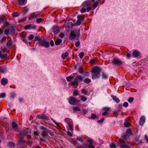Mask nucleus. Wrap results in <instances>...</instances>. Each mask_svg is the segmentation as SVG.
I'll list each match as a JSON object with an SVG mask.
<instances>
[{
    "label": "nucleus",
    "instance_id": "f257e3e1",
    "mask_svg": "<svg viewBox=\"0 0 148 148\" xmlns=\"http://www.w3.org/2000/svg\"><path fill=\"white\" fill-rule=\"evenodd\" d=\"M102 71L101 68L95 66L93 67L91 71L92 79L99 78L100 77V73Z\"/></svg>",
    "mask_w": 148,
    "mask_h": 148
},
{
    "label": "nucleus",
    "instance_id": "f03ea898",
    "mask_svg": "<svg viewBox=\"0 0 148 148\" xmlns=\"http://www.w3.org/2000/svg\"><path fill=\"white\" fill-rule=\"evenodd\" d=\"M64 121L68 125L67 129L72 132L73 131V123L72 120L69 118H66Z\"/></svg>",
    "mask_w": 148,
    "mask_h": 148
},
{
    "label": "nucleus",
    "instance_id": "7ed1b4c3",
    "mask_svg": "<svg viewBox=\"0 0 148 148\" xmlns=\"http://www.w3.org/2000/svg\"><path fill=\"white\" fill-rule=\"evenodd\" d=\"M64 121L68 125L67 129L72 132L73 131V123L72 120L69 118H66Z\"/></svg>",
    "mask_w": 148,
    "mask_h": 148
},
{
    "label": "nucleus",
    "instance_id": "20e7f679",
    "mask_svg": "<svg viewBox=\"0 0 148 148\" xmlns=\"http://www.w3.org/2000/svg\"><path fill=\"white\" fill-rule=\"evenodd\" d=\"M80 31L74 30L72 31L70 34L69 38L71 40L74 39L76 37H78L79 35Z\"/></svg>",
    "mask_w": 148,
    "mask_h": 148
},
{
    "label": "nucleus",
    "instance_id": "39448f33",
    "mask_svg": "<svg viewBox=\"0 0 148 148\" xmlns=\"http://www.w3.org/2000/svg\"><path fill=\"white\" fill-rule=\"evenodd\" d=\"M39 45L44 46L46 48H48L49 46V42L46 41V40H41L38 42Z\"/></svg>",
    "mask_w": 148,
    "mask_h": 148
},
{
    "label": "nucleus",
    "instance_id": "423d86ee",
    "mask_svg": "<svg viewBox=\"0 0 148 148\" xmlns=\"http://www.w3.org/2000/svg\"><path fill=\"white\" fill-rule=\"evenodd\" d=\"M69 103L72 105H75L79 102V101L75 97L71 96L69 98Z\"/></svg>",
    "mask_w": 148,
    "mask_h": 148
},
{
    "label": "nucleus",
    "instance_id": "0eeeda50",
    "mask_svg": "<svg viewBox=\"0 0 148 148\" xmlns=\"http://www.w3.org/2000/svg\"><path fill=\"white\" fill-rule=\"evenodd\" d=\"M83 79V78L82 76L78 75L75 77L73 81L72 82V83L77 86L78 84V82H81Z\"/></svg>",
    "mask_w": 148,
    "mask_h": 148
},
{
    "label": "nucleus",
    "instance_id": "6e6552de",
    "mask_svg": "<svg viewBox=\"0 0 148 148\" xmlns=\"http://www.w3.org/2000/svg\"><path fill=\"white\" fill-rule=\"evenodd\" d=\"M112 63L115 65H120L123 63V62L119 60L118 59L114 58L112 61Z\"/></svg>",
    "mask_w": 148,
    "mask_h": 148
},
{
    "label": "nucleus",
    "instance_id": "1a4fd4ad",
    "mask_svg": "<svg viewBox=\"0 0 148 148\" xmlns=\"http://www.w3.org/2000/svg\"><path fill=\"white\" fill-rule=\"evenodd\" d=\"M28 133V132L27 129H23L19 132V135L20 137L24 138L25 136Z\"/></svg>",
    "mask_w": 148,
    "mask_h": 148
},
{
    "label": "nucleus",
    "instance_id": "9d476101",
    "mask_svg": "<svg viewBox=\"0 0 148 148\" xmlns=\"http://www.w3.org/2000/svg\"><path fill=\"white\" fill-rule=\"evenodd\" d=\"M52 29L55 34H57L60 31V30L58 27L56 25L53 27Z\"/></svg>",
    "mask_w": 148,
    "mask_h": 148
},
{
    "label": "nucleus",
    "instance_id": "9b49d317",
    "mask_svg": "<svg viewBox=\"0 0 148 148\" xmlns=\"http://www.w3.org/2000/svg\"><path fill=\"white\" fill-rule=\"evenodd\" d=\"M38 118L40 119H42L45 120H47L49 119L48 117L45 116L43 114H39L37 115Z\"/></svg>",
    "mask_w": 148,
    "mask_h": 148
},
{
    "label": "nucleus",
    "instance_id": "f8f14e48",
    "mask_svg": "<svg viewBox=\"0 0 148 148\" xmlns=\"http://www.w3.org/2000/svg\"><path fill=\"white\" fill-rule=\"evenodd\" d=\"M145 119L144 116H142L140 118L139 120V124L140 125H143L145 122Z\"/></svg>",
    "mask_w": 148,
    "mask_h": 148
},
{
    "label": "nucleus",
    "instance_id": "ddd939ff",
    "mask_svg": "<svg viewBox=\"0 0 148 148\" xmlns=\"http://www.w3.org/2000/svg\"><path fill=\"white\" fill-rule=\"evenodd\" d=\"M39 15V14L37 12H34L31 14L29 19H31L34 18H36Z\"/></svg>",
    "mask_w": 148,
    "mask_h": 148
},
{
    "label": "nucleus",
    "instance_id": "4468645a",
    "mask_svg": "<svg viewBox=\"0 0 148 148\" xmlns=\"http://www.w3.org/2000/svg\"><path fill=\"white\" fill-rule=\"evenodd\" d=\"M1 82L2 85H5L8 83V81L7 79L5 78H3L1 79Z\"/></svg>",
    "mask_w": 148,
    "mask_h": 148
},
{
    "label": "nucleus",
    "instance_id": "2eb2a0df",
    "mask_svg": "<svg viewBox=\"0 0 148 148\" xmlns=\"http://www.w3.org/2000/svg\"><path fill=\"white\" fill-rule=\"evenodd\" d=\"M132 54L134 57H138L140 56V53L138 51L135 50L133 51Z\"/></svg>",
    "mask_w": 148,
    "mask_h": 148
},
{
    "label": "nucleus",
    "instance_id": "dca6fc26",
    "mask_svg": "<svg viewBox=\"0 0 148 148\" xmlns=\"http://www.w3.org/2000/svg\"><path fill=\"white\" fill-rule=\"evenodd\" d=\"M26 2V0H18V4L20 5H22L25 4Z\"/></svg>",
    "mask_w": 148,
    "mask_h": 148
},
{
    "label": "nucleus",
    "instance_id": "f3484780",
    "mask_svg": "<svg viewBox=\"0 0 148 148\" xmlns=\"http://www.w3.org/2000/svg\"><path fill=\"white\" fill-rule=\"evenodd\" d=\"M48 132H49V130H47V131H42V136L43 137H45L47 136Z\"/></svg>",
    "mask_w": 148,
    "mask_h": 148
},
{
    "label": "nucleus",
    "instance_id": "a211bd4d",
    "mask_svg": "<svg viewBox=\"0 0 148 148\" xmlns=\"http://www.w3.org/2000/svg\"><path fill=\"white\" fill-rule=\"evenodd\" d=\"M15 145V143L13 142H9L8 143V146L9 148H14Z\"/></svg>",
    "mask_w": 148,
    "mask_h": 148
},
{
    "label": "nucleus",
    "instance_id": "6ab92c4d",
    "mask_svg": "<svg viewBox=\"0 0 148 148\" xmlns=\"http://www.w3.org/2000/svg\"><path fill=\"white\" fill-rule=\"evenodd\" d=\"M81 20L80 19H77L76 22L74 23L73 25L75 26H79V25L81 23Z\"/></svg>",
    "mask_w": 148,
    "mask_h": 148
},
{
    "label": "nucleus",
    "instance_id": "aec40b11",
    "mask_svg": "<svg viewBox=\"0 0 148 148\" xmlns=\"http://www.w3.org/2000/svg\"><path fill=\"white\" fill-rule=\"evenodd\" d=\"M81 92L84 95H89V93L88 91L84 88H82L81 90Z\"/></svg>",
    "mask_w": 148,
    "mask_h": 148
},
{
    "label": "nucleus",
    "instance_id": "412c9836",
    "mask_svg": "<svg viewBox=\"0 0 148 148\" xmlns=\"http://www.w3.org/2000/svg\"><path fill=\"white\" fill-rule=\"evenodd\" d=\"M90 4V1H87L84 2L83 4V6L84 7H89Z\"/></svg>",
    "mask_w": 148,
    "mask_h": 148
},
{
    "label": "nucleus",
    "instance_id": "4be33fe9",
    "mask_svg": "<svg viewBox=\"0 0 148 148\" xmlns=\"http://www.w3.org/2000/svg\"><path fill=\"white\" fill-rule=\"evenodd\" d=\"M111 97L113 100H114L116 103H118L120 102V101L119 99L116 96L114 95H112Z\"/></svg>",
    "mask_w": 148,
    "mask_h": 148
},
{
    "label": "nucleus",
    "instance_id": "5701e85b",
    "mask_svg": "<svg viewBox=\"0 0 148 148\" xmlns=\"http://www.w3.org/2000/svg\"><path fill=\"white\" fill-rule=\"evenodd\" d=\"M68 53L66 52L65 53H63L61 56V57L63 59H66L67 57L68 56Z\"/></svg>",
    "mask_w": 148,
    "mask_h": 148
},
{
    "label": "nucleus",
    "instance_id": "b1692460",
    "mask_svg": "<svg viewBox=\"0 0 148 148\" xmlns=\"http://www.w3.org/2000/svg\"><path fill=\"white\" fill-rule=\"evenodd\" d=\"M62 42V40L60 38L57 39L55 41V45H59Z\"/></svg>",
    "mask_w": 148,
    "mask_h": 148
},
{
    "label": "nucleus",
    "instance_id": "393cba45",
    "mask_svg": "<svg viewBox=\"0 0 148 148\" xmlns=\"http://www.w3.org/2000/svg\"><path fill=\"white\" fill-rule=\"evenodd\" d=\"M74 78V76L71 75L66 77L67 80L69 82H70L71 80L73 79Z\"/></svg>",
    "mask_w": 148,
    "mask_h": 148
},
{
    "label": "nucleus",
    "instance_id": "a878e982",
    "mask_svg": "<svg viewBox=\"0 0 148 148\" xmlns=\"http://www.w3.org/2000/svg\"><path fill=\"white\" fill-rule=\"evenodd\" d=\"M12 127L14 129H15V130H16L18 126V125H17V124H16V123L14 122H12Z\"/></svg>",
    "mask_w": 148,
    "mask_h": 148
},
{
    "label": "nucleus",
    "instance_id": "bb28decb",
    "mask_svg": "<svg viewBox=\"0 0 148 148\" xmlns=\"http://www.w3.org/2000/svg\"><path fill=\"white\" fill-rule=\"evenodd\" d=\"M73 110L75 111H80L81 110L78 107H73Z\"/></svg>",
    "mask_w": 148,
    "mask_h": 148
},
{
    "label": "nucleus",
    "instance_id": "cd10ccee",
    "mask_svg": "<svg viewBox=\"0 0 148 148\" xmlns=\"http://www.w3.org/2000/svg\"><path fill=\"white\" fill-rule=\"evenodd\" d=\"M102 77L103 79H107L108 78L107 74L104 73H102Z\"/></svg>",
    "mask_w": 148,
    "mask_h": 148
},
{
    "label": "nucleus",
    "instance_id": "c85d7f7f",
    "mask_svg": "<svg viewBox=\"0 0 148 148\" xmlns=\"http://www.w3.org/2000/svg\"><path fill=\"white\" fill-rule=\"evenodd\" d=\"M81 99L82 101L84 102L86 101L87 100V98L84 96H81Z\"/></svg>",
    "mask_w": 148,
    "mask_h": 148
},
{
    "label": "nucleus",
    "instance_id": "c756f323",
    "mask_svg": "<svg viewBox=\"0 0 148 148\" xmlns=\"http://www.w3.org/2000/svg\"><path fill=\"white\" fill-rule=\"evenodd\" d=\"M84 82L85 83L88 84L91 82V80L88 78L84 80Z\"/></svg>",
    "mask_w": 148,
    "mask_h": 148
},
{
    "label": "nucleus",
    "instance_id": "7c9ffc66",
    "mask_svg": "<svg viewBox=\"0 0 148 148\" xmlns=\"http://www.w3.org/2000/svg\"><path fill=\"white\" fill-rule=\"evenodd\" d=\"M10 29H6L4 31L5 34L7 35L10 34Z\"/></svg>",
    "mask_w": 148,
    "mask_h": 148
},
{
    "label": "nucleus",
    "instance_id": "2f4dec72",
    "mask_svg": "<svg viewBox=\"0 0 148 148\" xmlns=\"http://www.w3.org/2000/svg\"><path fill=\"white\" fill-rule=\"evenodd\" d=\"M98 6L97 3H94L93 5L92 9L93 10H94Z\"/></svg>",
    "mask_w": 148,
    "mask_h": 148
},
{
    "label": "nucleus",
    "instance_id": "473e14b6",
    "mask_svg": "<svg viewBox=\"0 0 148 148\" xmlns=\"http://www.w3.org/2000/svg\"><path fill=\"white\" fill-rule=\"evenodd\" d=\"M96 62V60L95 59L92 58V59L90 61V63L92 64H94Z\"/></svg>",
    "mask_w": 148,
    "mask_h": 148
},
{
    "label": "nucleus",
    "instance_id": "72a5a7b5",
    "mask_svg": "<svg viewBox=\"0 0 148 148\" xmlns=\"http://www.w3.org/2000/svg\"><path fill=\"white\" fill-rule=\"evenodd\" d=\"M84 55V53L83 52H81V53H79V54L78 55H79V58L81 59L83 58Z\"/></svg>",
    "mask_w": 148,
    "mask_h": 148
},
{
    "label": "nucleus",
    "instance_id": "f704fd0d",
    "mask_svg": "<svg viewBox=\"0 0 148 148\" xmlns=\"http://www.w3.org/2000/svg\"><path fill=\"white\" fill-rule=\"evenodd\" d=\"M91 118L92 119H94L95 118H98V117L96 114H92L91 115Z\"/></svg>",
    "mask_w": 148,
    "mask_h": 148
},
{
    "label": "nucleus",
    "instance_id": "c9c22d12",
    "mask_svg": "<svg viewBox=\"0 0 148 148\" xmlns=\"http://www.w3.org/2000/svg\"><path fill=\"white\" fill-rule=\"evenodd\" d=\"M7 38V37H3L2 39L0 40V43H3L5 41Z\"/></svg>",
    "mask_w": 148,
    "mask_h": 148
},
{
    "label": "nucleus",
    "instance_id": "e433bc0d",
    "mask_svg": "<svg viewBox=\"0 0 148 148\" xmlns=\"http://www.w3.org/2000/svg\"><path fill=\"white\" fill-rule=\"evenodd\" d=\"M12 42L11 40L8 41L7 43V46L9 47L10 46L12 45Z\"/></svg>",
    "mask_w": 148,
    "mask_h": 148
},
{
    "label": "nucleus",
    "instance_id": "4c0bfd02",
    "mask_svg": "<svg viewBox=\"0 0 148 148\" xmlns=\"http://www.w3.org/2000/svg\"><path fill=\"white\" fill-rule=\"evenodd\" d=\"M130 123L127 121H125L124 123V126L126 127H128L130 126Z\"/></svg>",
    "mask_w": 148,
    "mask_h": 148
},
{
    "label": "nucleus",
    "instance_id": "58836bf2",
    "mask_svg": "<svg viewBox=\"0 0 148 148\" xmlns=\"http://www.w3.org/2000/svg\"><path fill=\"white\" fill-rule=\"evenodd\" d=\"M5 20V18L4 16H2L0 17V23L4 21Z\"/></svg>",
    "mask_w": 148,
    "mask_h": 148
},
{
    "label": "nucleus",
    "instance_id": "ea45409f",
    "mask_svg": "<svg viewBox=\"0 0 148 148\" xmlns=\"http://www.w3.org/2000/svg\"><path fill=\"white\" fill-rule=\"evenodd\" d=\"M129 136L128 134H126L123 136V138L124 139L126 140L129 138Z\"/></svg>",
    "mask_w": 148,
    "mask_h": 148
},
{
    "label": "nucleus",
    "instance_id": "a19ab883",
    "mask_svg": "<svg viewBox=\"0 0 148 148\" xmlns=\"http://www.w3.org/2000/svg\"><path fill=\"white\" fill-rule=\"evenodd\" d=\"M12 15L14 17H16L18 16L19 14L17 12H15L12 14Z\"/></svg>",
    "mask_w": 148,
    "mask_h": 148
},
{
    "label": "nucleus",
    "instance_id": "79ce46f5",
    "mask_svg": "<svg viewBox=\"0 0 148 148\" xmlns=\"http://www.w3.org/2000/svg\"><path fill=\"white\" fill-rule=\"evenodd\" d=\"M78 91L77 90H75L73 91V95L75 96H76L78 95Z\"/></svg>",
    "mask_w": 148,
    "mask_h": 148
},
{
    "label": "nucleus",
    "instance_id": "37998d69",
    "mask_svg": "<svg viewBox=\"0 0 148 148\" xmlns=\"http://www.w3.org/2000/svg\"><path fill=\"white\" fill-rule=\"evenodd\" d=\"M40 129L41 130H43V131H47V130H49L47 128H45V127L43 126H41L40 127Z\"/></svg>",
    "mask_w": 148,
    "mask_h": 148
},
{
    "label": "nucleus",
    "instance_id": "c03bdc74",
    "mask_svg": "<svg viewBox=\"0 0 148 148\" xmlns=\"http://www.w3.org/2000/svg\"><path fill=\"white\" fill-rule=\"evenodd\" d=\"M126 134H128L129 136L131 134V131L130 129H128L126 131Z\"/></svg>",
    "mask_w": 148,
    "mask_h": 148
},
{
    "label": "nucleus",
    "instance_id": "a18cd8bd",
    "mask_svg": "<svg viewBox=\"0 0 148 148\" xmlns=\"http://www.w3.org/2000/svg\"><path fill=\"white\" fill-rule=\"evenodd\" d=\"M31 25H28L25 26L24 27V28L25 29H27L29 28L31 29Z\"/></svg>",
    "mask_w": 148,
    "mask_h": 148
},
{
    "label": "nucleus",
    "instance_id": "49530a36",
    "mask_svg": "<svg viewBox=\"0 0 148 148\" xmlns=\"http://www.w3.org/2000/svg\"><path fill=\"white\" fill-rule=\"evenodd\" d=\"M121 148H129V147L126 144H123L121 146Z\"/></svg>",
    "mask_w": 148,
    "mask_h": 148
},
{
    "label": "nucleus",
    "instance_id": "de8ad7c7",
    "mask_svg": "<svg viewBox=\"0 0 148 148\" xmlns=\"http://www.w3.org/2000/svg\"><path fill=\"white\" fill-rule=\"evenodd\" d=\"M92 144H90L89 145H88L87 146L88 148H95L94 146Z\"/></svg>",
    "mask_w": 148,
    "mask_h": 148
},
{
    "label": "nucleus",
    "instance_id": "09e8293b",
    "mask_svg": "<svg viewBox=\"0 0 148 148\" xmlns=\"http://www.w3.org/2000/svg\"><path fill=\"white\" fill-rule=\"evenodd\" d=\"M77 139L81 141H83L84 140L82 136L77 137Z\"/></svg>",
    "mask_w": 148,
    "mask_h": 148
},
{
    "label": "nucleus",
    "instance_id": "8fccbe9b",
    "mask_svg": "<svg viewBox=\"0 0 148 148\" xmlns=\"http://www.w3.org/2000/svg\"><path fill=\"white\" fill-rule=\"evenodd\" d=\"M34 38V36L33 34H31L29 36L28 38V39L29 40H32Z\"/></svg>",
    "mask_w": 148,
    "mask_h": 148
},
{
    "label": "nucleus",
    "instance_id": "3c124183",
    "mask_svg": "<svg viewBox=\"0 0 148 148\" xmlns=\"http://www.w3.org/2000/svg\"><path fill=\"white\" fill-rule=\"evenodd\" d=\"M134 100V98L132 97H130L128 99V101L129 103H131Z\"/></svg>",
    "mask_w": 148,
    "mask_h": 148
},
{
    "label": "nucleus",
    "instance_id": "603ef678",
    "mask_svg": "<svg viewBox=\"0 0 148 148\" xmlns=\"http://www.w3.org/2000/svg\"><path fill=\"white\" fill-rule=\"evenodd\" d=\"M5 96V93H1L0 94V98H2L4 97Z\"/></svg>",
    "mask_w": 148,
    "mask_h": 148
},
{
    "label": "nucleus",
    "instance_id": "864d4df0",
    "mask_svg": "<svg viewBox=\"0 0 148 148\" xmlns=\"http://www.w3.org/2000/svg\"><path fill=\"white\" fill-rule=\"evenodd\" d=\"M7 56V54H4L2 55L1 58L2 59H5Z\"/></svg>",
    "mask_w": 148,
    "mask_h": 148
},
{
    "label": "nucleus",
    "instance_id": "5fc2aeb1",
    "mask_svg": "<svg viewBox=\"0 0 148 148\" xmlns=\"http://www.w3.org/2000/svg\"><path fill=\"white\" fill-rule=\"evenodd\" d=\"M42 20V19L41 18H39L37 19L36 21L37 23L41 22Z\"/></svg>",
    "mask_w": 148,
    "mask_h": 148
},
{
    "label": "nucleus",
    "instance_id": "6e6d98bb",
    "mask_svg": "<svg viewBox=\"0 0 148 148\" xmlns=\"http://www.w3.org/2000/svg\"><path fill=\"white\" fill-rule=\"evenodd\" d=\"M64 34L62 33H61L59 35V37L60 38H62L64 37Z\"/></svg>",
    "mask_w": 148,
    "mask_h": 148
},
{
    "label": "nucleus",
    "instance_id": "4d7b16f0",
    "mask_svg": "<svg viewBox=\"0 0 148 148\" xmlns=\"http://www.w3.org/2000/svg\"><path fill=\"white\" fill-rule=\"evenodd\" d=\"M77 18L78 19H80V18H81V20H82L84 18V17H82V16L80 15H78L77 16Z\"/></svg>",
    "mask_w": 148,
    "mask_h": 148
},
{
    "label": "nucleus",
    "instance_id": "13d9d810",
    "mask_svg": "<svg viewBox=\"0 0 148 148\" xmlns=\"http://www.w3.org/2000/svg\"><path fill=\"white\" fill-rule=\"evenodd\" d=\"M40 40H41L40 39V38L39 36H36L34 40L35 41H40Z\"/></svg>",
    "mask_w": 148,
    "mask_h": 148
},
{
    "label": "nucleus",
    "instance_id": "bf43d9fd",
    "mask_svg": "<svg viewBox=\"0 0 148 148\" xmlns=\"http://www.w3.org/2000/svg\"><path fill=\"white\" fill-rule=\"evenodd\" d=\"M123 106L125 107H127L128 106V103L127 102H124L123 103Z\"/></svg>",
    "mask_w": 148,
    "mask_h": 148
},
{
    "label": "nucleus",
    "instance_id": "052dcab7",
    "mask_svg": "<svg viewBox=\"0 0 148 148\" xmlns=\"http://www.w3.org/2000/svg\"><path fill=\"white\" fill-rule=\"evenodd\" d=\"M51 120L53 121V123L58 127H60V126L59 125V124L55 121L53 119H51Z\"/></svg>",
    "mask_w": 148,
    "mask_h": 148
},
{
    "label": "nucleus",
    "instance_id": "680f3d73",
    "mask_svg": "<svg viewBox=\"0 0 148 148\" xmlns=\"http://www.w3.org/2000/svg\"><path fill=\"white\" fill-rule=\"evenodd\" d=\"M80 42L79 41H77L75 43V46L76 47H78L80 45Z\"/></svg>",
    "mask_w": 148,
    "mask_h": 148
},
{
    "label": "nucleus",
    "instance_id": "e2e57ef3",
    "mask_svg": "<svg viewBox=\"0 0 148 148\" xmlns=\"http://www.w3.org/2000/svg\"><path fill=\"white\" fill-rule=\"evenodd\" d=\"M73 26V24L71 22H70L68 24L67 27H71Z\"/></svg>",
    "mask_w": 148,
    "mask_h": 148
},
{
    "label": "nucleus",
    "instance_id": "0e129e2a",
    "mask_svg": "<svg viewBox=\"0 0 148 148\" xmlns=\"http://www.w3.org/2000/svg\"><path fill=\"white\" fill-rule=\"evenodd\" d=\"M86 10L85 8H82L80 10V12L81 13H84L86 12Z\"/></svg>",
    "mask_w": 148,
    "mask_h": 148
},
{
    "label": "nucleus",
    "instance_id": "69168bd1",
    "mask_svg": "<svg viewBox=\"0 0 148 148\" xmlns=\"http://www.w3.org/2000/svg\"><path fill=\"white\" fill-rule=\"evenodd\" d=\"M92 139L88 138L87 140V142H89L90 144H92Z\"/></svg>",
    "mask_w": 148,
    "mask_h": 148
},
{
    "label": "nucleus",
    "instance_id": "338daca9",
    "mask_svg": "<svg viewBox=\"0 0 148 148\" xmlns=\"http://www.w3.org/2000/svg\"><path fill=\"white\" fill-rule=\"evenodd\" d=\"M6 71V70L5 69H0V72L1 73H3Z\"/></svg>",
    "mask_w": 148,
    "mask_h": 148
},
{
    "label": "nucleus",
    "instance_id": "774afa93",
    "mask_svg": "<svg viewBox=\"0 0 148 148\" xmlns=\"http://www.w3.org/2000/svg\"><path fill=\"white\" fill-rule=\"evenodd\" d=\"M110 147L111 148H115L116 146L114 144L112 143L110 145Z\"/></svg>",
    "mask_w": 148,
    "mask_h": 148
}]
</instances>
